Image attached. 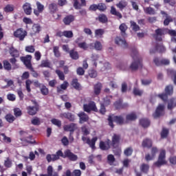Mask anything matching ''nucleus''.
I'll use <instances>...</instances> for the list:
<instances>
[{
  "mask_svg": "<svg viewBox=\"0 0 176 176\" xmlns=\"http://www.w3.org/2000/svg\"><path fill=\"white\" fill-rule=\"evenodd\" d=\"M131 56L134 61L131 63L130 68L132 71H135L138 69L140 67H142V63H141V59L138 56V52L134 51L132 52Z\"/></svg>",
  "mask_w": 176,
  "mask_h": 176,
  "instance_id": "nucleus-1",
  "label": "nucleus"
},
{
  "mask_svg": "<svg viewBox=\"0 0 176 176\" xmlns=\"http://www.w3.org/2000/svg\"><path fill=\"white\" fill-rule=\"evenodd\" d=\"M108 120L110 127H113V122H116L118 124H123L124 123V120L122 116L112 115L109 117Z\"/></svg>",
  "mask_w": 176,
  "mask_h": 176,
  "instance_id": "nucleus-2",
  "label": "nucleus"
},
{
  "mask_svg": "<svg viewBox=\"0 0 176 176\" xmlns=\"http://www.w3.org/2000/svg\"><path fill=\"white\" fill-rule=\"evenodd\" d=\"M164 164H167V161L166 160V150H161L160 151L158 160L155 163V166H157V167H160Z\"/></svg>",
  "mask_w": 176,
  "mask_h": 176,
  "instance_id": "nucleus-3",
  "label": "nucleus"
},
{
  "mask_svg": "<svg viewBox=\"0 0 176 176\" xmlns=\"http://www.w3.org/2000/svg\"><path fill=\"white\" fill-rule=\"evenodd\" d=\"M14 36L18 38L19 41H24V38L27 36V32L23 29H18L14 32Z\"/></svg>",
  "mask_w": 176,
  "mask_h": 176,
  "instance_id": "nucleus-4",
  "label": "nucleus"
},
{
  "mask_svg": "<svg viewBox=\"0 0 176 176\" xmlns=\"http://www.w3.org/2000/svg\"><path fill=\"white\" fill-rule=\"evenodd\" d=\"M164 115V104H160L156 110L155 112L153 114V118H160V116H162Z\"/></svg>",
  "mask_w": 176,
  "mask_h": 176,
  "instance_id": "nucleus-5",
  "label": "nucleus"
},
{
  "mask_svg": "<svg viewBox=\"0 0 176 176\" xmlns=\"http://www.w3.org/2000/svg\"><path fill=\"white\" fill-rule=\"evenodd\" d=\"M63 157H68L72 162H76V160H78V155L74 154V153L71 152L69 150L65 151Z\"/></svg>",
  "mask_w": 176,
  "mask_h": 176,
  "instance_id": "nucleus-6",
  "label": "nucleus"
},
{
  "mask_svg": "<svg viewBox=\"0 0 176 176\" xmlns=\"http://www.w3.org/2000/svg\"><path fill=\"white\" fill-rule=\"evenodd\" d=\"M83 108L85 112H90V111L97 112L98 111L97 107L96 106V103L94 102H91L88 104H84Z\"/></svg>",
  "mask_w": 176,
  "mask_h": 176,
  "instance_id": "nucleus-7",
  "label": "nucleus"
},
{
  "mask_svg": "<svg viewBox=\"0 0 176 176\" xmlns=\"http://www.w3.org/2000/svg\"><path fill=\"white\" fill-rule=\"evenodd\" d=\"M82 140L84 142H85L86 144H88V145H89V146L92 148L94 149L95 148V145H96V142H97V137H95L94 138H92L91 140H90V139H87L86 137L82 136Z\"/></svg>",
  "mask_w": 176,
  "mask_h": 176,
  "instance_id": "nucleus-8",
  "label": "nucleus"
},
{
  "mask_svg": "<svg viewBox=\"0 0 176 176\" xmlns=\"http://www.w3.org/2000/svg\"><path fill=\"white\" fill-rule=\"evenodd\" d=\"M156 153H157V148L153 147L151 149V154H146L145 156V159L147 162L149 160H153V158L156 157Z\"/></svg>",
  "mask_w": 176,
  "mask_h": 176,
  "instance_id": "nucleus-9",
  "label": "nucleus"
},
{
  "mask_svg": "<svg viewBox=\"0 0 176 176\" xmlns=\"http://www.w3.org/2000/svg\"><path fill=\"white\" fill-rule=\"evenodd\" d=\"M32 59V56L31 55H27L25 57H21V60L23 61L25 64V65L28 68H31V60Z\"/></svg>",
  "mask_w": 176,
  "mask_h": 176,
  "instance_id": "nucleus-10",
  "label": "nucleus"
},
{
  "mask_svg": "<svg viewBox=\"0 0 176 176\" xmlns=\"http://www.w3.org/2000/svg\"><path fill=\"white\" fill-rule=\"evenodd\" d=\"M76 129H78V126L74 123L64 126L65 131H70V134H72L73 131H75Z\"/></svg>",
  "mask_w": 176,
  "mask_h": 176,
  "instance_id": "nucleus-11",
  "label": "nucleus"
},
{
  "mask_svg": "<svg viewBox=\"0 0 176 176\" xmlns=\"http://www.w3.org/2000/svg\"><path fill=\"white\" fill-rule=\"evenodd\" d=\"M23 9L25 14H28V16H30V14L32 13V7H31V4L30 3H25L23 4Z\"/></svg>",
  "mask_w": 176,
  "mask_h": 176,
  "instance_id": "nucleus-12",
  "label": "nucleus"
},
{
  "mask_svg": "<svg viewBox=\"0 0 176 176\" xmlns=\"http://www.w3.org/2000/svg\"><path fill=\"white\" fill-rule=\"evenodd\" d=\"M36 7H37V10H34V14L36 16H39V14H41V13H42V12H43V10L45 9V6L42 3L37 2Z\"/></svg>",
  "mask_w": 176,
  "mask_h": 176,
  "instance_id": "nucleus-13",
  "label": "nucleus"
},
{
  "mask_svg": "<svg viewBox=\"0 0 176 176\" xmlns=\"http://www.w3.org/2000/svg\"><path fill=\"white\" fill-rule=\"evenodd\" d=\"M100 148L102 151H107L111 148V140H107V142H100Z\"/></svg>",
  "mask_w": 176,
  "mask_h": 176,
  "instance_id": "nucleus-14",
  "label": "nucleus"
},
{
  "mask_svg": "<svg viewBox=\"0 0 176 176\" xmlns=\"http://www.w3.org/2000/svg\"><path fill=\"white\" fill-rule=\"evenodd\" d=\"M74 21H75V16L74 15H68L63 19V23L65 25H69Z\"/></svg>",
  "mask_w": 176,
  "mask_h": 176,
  "instance_id": "nucleus-15",
  "label": "nucleus"
},
{
  "mask_svg": "<svg viewBox=\"0 0 176 176\" xmlns=\"http://www.w3.org/2000/svg\"><path fill=\"white\" fill-rule=\"evenodd\" d=\"M115 43H116V45H118L119 46H122L123 47H126L127 46V43H126V40L122 39L119 36H117L115 38Z\"/></svg>",
  "mask_w": 176,
  "mask_h": 176,
  "instance_id": "nucleus-16",
  "label": "nucleus"
},
{
  "mask_svg": "<svg viewBox=\"0 0 176 176\" xmlns=\"http://www.w3.org/2000/svg\"><path fill=\"white\" fill-rule=\"evenodd\" d=\"M28 113L30 116L36 115V112H38V107L36 106L31 107L29 106L27 107Z\"/></svg>",
  "mask_w": 176,
  "mask_h": 176,
  "instance_id": "nucleus-17",
  "label": "nucleus"
},
{
  "mask_svg": "<svg viewBox=\"0 0 176 176\" xmlns=\"http://www.w3.org/2000/svg\"><path fill=\"white\" fill-rule=\"evenodd\" d=\"M61 118H65V119H68L70 122H74L75 120V116L71 113H63L60 115Z\"/></svg>",
  "mask_w": 176,
  "mask_h": 176,
  "instance_id": "nucleus-18",
  "label": "nucleus"
},
{
  "mask_svg": "<svg viewBox=\"0 0 176 176\" xmlns=\"http://www.w3.org/2000/svg\"><path fill=\"white\" fill-rule=\"evenodd\" d=\"M78 116L80 118V123H85L89 120V116L86 115L84 112L79 113Z\"/></svg>",
  "mask_w": 176,
  "mask_h": 176,
  "instance_id": "nucleus-19",
  "label": "nucleus"
},
{
  "mask_svg": "<svg viewBox=\"0 0 176 176\" xmlns=\"http://www.w3.org/2000/svg\"><path fill=\"white\" fill-rule=\"evenodd\" d=\"M164 34V32L162 29H157L155 30V38L157 41H161L162 40V36Z\"/></svg>",
  "mask_w": 176,
  "mask_h": 176,
  "instance_id": "nucleus-20",
  "label": "nucleus"
},
{
  "mask_svg": "<svg viewBox=\"0 0 176 176\" xmlns=\"http://www.w3.org/2000/svg\"><path fill=\"white\" fill-rule=\"evenodd\" d=\"M69 86V84L67 81H64L62 85H60V87H57V91L58 93H61L63 90H67V88Z\"/></svg>",
  "mask_w": 176,
  "mask_h": 176,
  "instance_id": "nucleus-21",
  "label": "nucleus"
},
{
  "mask_svg": "<svg viewBox=\"0 0 176 176\" xmlns=\"http://www.w3.org/2000/svg\"><path fill=\"white\" fill-rule=\"evenodd\" d=\"M120 31H121V35L123 38H126V31H127V25L125 23H122L120 27Z\"/></svg>",
  "mask_w": 176,
  "mask_h": 176,
  "instance_id": "nucleus-22",
  "label": "nucleus"
},
{
  "mask_svg": "<svg viewBox=\"0 0 176 176\" xmlns=\"http://www.w3.org/2000/svg\"><path fill=\"white\" fill-rule=\"evenodd\" d=\"M142 145L144 148H151L152 146V140L151 139H145L143 140Z\"/></svg>",
  "mask_w": 176,
  "mask_h": 176,
  "instance_id": "nucleus-23",
  "label": "nucleus"
},
{
  "mask_svg": "<svg viewBox=\"0 0 176 176\" xmlns=\"http://www.w3.org/2000/svg\"><path fill=\"white\" fill-rule=\"evenodd\" d=\"M20 134L21 135H22V137L24 138L25 140L27 141V142H30L32 143L30 140H31V138H32V136L31 135H28V133L24 131H20Z\"/></svg>",
  "mask_w": 176,
  "mask_h": 176,
  "instance_id": "nucleus-24",
  "label": "nucleus"
},
{
  "mask_svg": "<svg viewBox=\"0 0 176 176\" xmlns=\"http://www.w3.org/2000/svg\"><path fill=\"white\" fill-rule=\"evenodd\" d=\"M104 34H105V30H104V29H97L95 30L96 38H102Z\"/></svg>",
  "mask_w": 176,
  "mask_h": 176,
  "instance_id": "nucleus-25",
  "label": "nucleus"
},
{
  "mask_svg": "<svg viewBox=\"0 0 176 176\" xmlns=\"http://www.w3.org/2000/svg\"><path fill=\"white\" fill-rule=\"evenodd\" d=\"M10 54L12 57L14 58H17L20 56V53H19V51H17V50L14 49V47H13L10 49Z\"/></svg>",
  "mask_w": 176,
  "mask_h": 176,
  "instance_id": "nucleus-26",
  "label": "nucleus"
},
{
  "mask_svg": "<svg viewBox=\"0 0 176 176\" xmlns=\"http://www.w3.org/2000/svg\"><path fill=\"white\" fill-rule=\"evenodd\" d=\"M72 86H73V87L76 89V90H80V89H82V86H80V84L78 83V79H74L72 80Z\"/></svg>",
  "mask_w": 176,
  "mask_h": 176,
  "instance_id": "nucleus-27",
  "label": "nucleus"
},
{
  "mask_svg": "<svg viewBox=\"0 0 176 176\" xmlns=\"http://www.w3.org/2000/svg\"><path fill=\"white\" fill-rule=\"evenodd\" d=\"M47 173L48 176H58V173L54 172L53 173V166H49L47 169Z\"/></svg>",
  "mask_w": 176,
  "mask_h": 176,
  "instance_id": "nucleus-28",
  "label": "nucleus"
},
{
  "mask_svg": "<svg viewBox=\"0 0 176 176\" xmlns=\"http://www.w3.org/2000/svg\"><path fill=\"white\" fill-rule=\"evenodd\" d=\"M144 12L146 13V14H156L155 9L152 8L151 7L144 8Z\"/></svg>",
  "mask_w": 176,
  "mask_h": 176,
  "instance_id": "nucleus-29",
  "label": "nucleus"
},
{
  "mask_svg": "<svg viewBox=\"0 0 176 176\" xmlns=\"http://www.w3.org/2000/svg\"><path fill=\"white\" fill-rule=\"evenodd\" d=\"M120 140V135L114 134L112 137V144L113 146H115L116 144H119Z\"/></svg>",
  "mask_w": 176,
  "mask_h": 176,
  "instance_id": "nucleus-30",
  "label": "nucleus"
},
{
  "mask_svg": "<svg viewBox=\"0 0 176 176\" xmlns=\"http://www.w3.org/2000/svg\"><path fill=\"white\" fill-rule=\"evenodd\" d=\"M140 123L142 127H149V124H151V122L148 121V119H142L140 121Z\"/></svg>",
  "mask_w": 176,
  "mask_h": 176,
  "instance_id": "nucleus-31",
  "label": "nucleus"
},
{
  "mask_svg": "<svg viewBox=\"0 0 176 176\" xmlns=\"http://www.w3.org/2000/svg\"><path fill=\"white\" fill-rule=\"evenodd\" d=\"M60 156H61V157L64 156V154L61 151H58L56 155H52V161L54 162V160H58L60 159Z\"/></svg>",
  "mask_w": 176,
  "mask_h": 176,
  "instance_id": "nucleus-32",
  "label": "nucleus"
},
{
  "mask_svg": "<svg viewBox=\"0 0 176 176\" xmlns=\"http://www.w3.org/2000/svg\"><path fill=\"white\" fill-rule=\"evenodd\" d=\"M111 14H113V16H116V17H118L119 19H122V14H120V12L116 11V9L113 7H111Z\"/></svg>",
  "mask_w": 176,
  "mask_h": 176,
  "instance_id": "nucleus-33",
  "label": "nucleus"
},
{
  "mask_svg": "<svg viewBox=\"0 0 176 176\" xmlns=\"http://www.w3.org/2000/svg\"><path fill=\"white\" fill-rule=\"evenodd\" d=\"M102 87V85L101 83H98L94 86V93L95 94H100L101 92V89Z\"/></svg>",
  "mask_w": 176,
  "mask_h": 176,
  "instance_id": "nucleus-34",
  "label": "nucleus"
},
{
  "mask_svg": "<svg viewBox=\"0 0 176 176\" xmlns=\"http://www.w3.org/2000/svg\"><path fill=\"white\" fill-rule=\"evenodd\" d=\"M69 54H70V57L73 58V60H78V58H79V54L76 51L71 50L69 52Z\"/></svg>",
  "mask_w": 176,
  "mask_h": 176,
  "instance_id": "nucleus-35",
  "label": "nucleus"
},
{
  "mask_svg": "<svg viewBox=\"0 0 176 176\" xmlns=\"http://www.w3.org/2000/svg\"><path fill=\"white\" fill-rule=\"evenodd\" d=\"M3 10L6 13L13 12V10H14V6L8 4L4 8Z\"/></svg>",
  "mask_w": 176,
  "mask_h": 176,
  "instance_id": "nucleus-36",
  "label": "nucleus"
},
{
  "mask_svg": "<svg viewBox=\"0 0 176 176\" xmlns=\"http://www.w3.org/2000/svg\"><path fill=\"white\" fill-rule=\"evenodd\" d=\"M32 30L34 34H38V32H41V25H39V24H34Z\"/></svg>",
  "mask_w": 176,
  "mask_h": 176,
  "instance_id": "nucleus-37",
  "label": "nucleus"
},
{
  "mask_svg": "<svg viewBox=\"0 0 176 176\" xmlns=\"http://www.w3.org/2000/svg\"><path fill=\"white\" fill-rule=\"evenodd\" d=\"M174 107H176V100L175 99H171L168 102V109H173V108H174Z\"/></svg>",
  "mask_w": 176,
  "mask_h": 176,
  "instance_id": "nucleus-38",
  "label": "nucleus"
},
{
  "mask_svg": "<svg viewBox=\"0 0 176 176\" xmlns=\"http://www.w3.org/2000/svg\"><path fill=\"white\" fill-rule=\"evenodd\" d=\"M5 118L9 123H13L14 122V116L12 114H7Z\"/></svg>",
  "mask_w": 176,
  "mask_h": 176,
  "instance_id": "nucleus-39",
  "label": "nucleus"
},
{
  "mask_svg": "<svg viewBox=\"0 0 176 176\" xmlns=\"http://www.w3.org/2000/svg\"><path fill=\"white\" fill-rule=\"evenodd\" d=\"M63 36H65V38H72V36H74V33L71 30L64 31L63 32Z\"/></svg>",
  "mask_w": 176,
  "mask_h": 176,
  "instance_id": "nucleus-40",
  "label": "nucleus"
},
{
  "mask_svg": "<svg viewBox=\"0 0 176 176\" xmlns=\"http://www.w3.org/2000/svg\"><path fill=\"white\" fill-rule=\"evenodd\" d=\"M131 26L133 31H140V26H138L135 22L131 21Z\"/></svg>",
  "mask_w": 176,
  "mask_h": 176,
  "instance_id": "nucleus-41",
  "label": "nucleus"
},
{
  "mask_svg": "<svg viewBox=\"0 0 176 176\" xmlns=\"http://www.w3.org/2000/svg\"><path fill=\"white\" fill-rule=\"evenodd\" d=\"M56 74H57L60 80H64L65 79V76H64V73L63 72L57 69L56 70Z\"/></svg>",
  "mask_w": 176,
  "mask_h": 176,
  "instance_id": "nucleus-42",
  "label": "nucleus"
},
{
  "mask_svg": "<svg viewBox=\"0 0 176 176\" xmlns=\"http://www.w3.org/2000/svg\"><path fill=\"white\" fill-rule=\"evenodd\" d=\"M166 94L168 96H170V94H173V85H168L165 89Z\"/></svg>",
  "mask_w": 176,
  "mask_h": 176,
  "instance_id": "nucleus-43",
  "label": "nucleus"
},
{
  "mask_svg": "<svg viewBox=\"0 0 176 176\" xmlns=\"http://www.w3.org/2000/svg\"><path fill=\"white\" fill-rule=\"evenodd\" d=\"M137 119V116L134 113H131L126 116V120H135Z\"/></svg>",
  "mask_w": 176,
  "mask_h": 176,
  "instance_id": "nucleus-44",
  "label": "nucleus"
},
{
  "mask_svg": "<svg viewBox=\"0 0 176 176\" xmlns=\"http://www.w3.org/2000/svg\"><path fill=\"white\" fill-rule=\"evenodd\" d=\"M140 170L142 173H148V170H149V165L145 164H142Z\"/></svg>",
  "mask_w": 176,
  "mask_h": 176,
  "instance_id": "nucleus-45",
  "label": "nucleus"
},
{
  "mask_svg": "<svg viewBox=\"0 0 176 176\" xmlns=\"http://www.w3.org/2000/svg\"><path fill=\"white\" fill-rule=\"evenodd\" d=\"M98 20L100 23H107L108 21V18L104 14H100L98 16Z\"/></svg>",
  "mask_w": 176,
  "mask_h": 176,
  "instance_id": "nucleus-46",
  "label": "nucleus"
},
{
  "mask_svg": "<svg viewBox=\"0 0 176 176\" xmlns=\"http://www.w3.org/2000/svg\"><path fill=\"white\" fill-rule=\"evenodd\" d=\"M3 67L7 71H10V69H12V65L8 60L3 61Z\"/></svg>",
  "mask_w": 176,
  "mask_h": 176,
  "instance_id": "nucleus-47",
  "label": "nucleus"
},
{
  "mask_svg": "<svg viewBox=\"0 0 176 176\" xmlns=\"http://www.w3.org/2000/svg\"><path fill=\"white\" fill-rule=\"evenodd\" d=\"M1 135H2L3 140L4 141V142H6L7 144H10V142H12V139L6 136V135H5V133H1Z\"/></svg>",
  "mask_w": 176,
  "mask_h": 176,
  "instance_id": "nucleus-48",
  "label": "nucleus"
},
{
  "mask_svg": "<svg viewBox=\"0 0 176 176\" xmlns=\"http://www.w3.org/2000/svg\"><path fill=\"white\" fill-rule=\"evenodd\" d=\"M125 156H131L133 153V148L131 147H128L124 150V152Z\"/></svg>",
  "mask_w": 176,
  "mask_h": 176,
  "instance_id": "nucleus-49",
  "label": "nucleus"
},
{
  "mask_svg": "<svg viewBox=\"0 0 176 176\" xmlns=\"http://www.w3.org/2000/svg\"><path fill=\"white\" fill-rule=\"evenodd\" d=\"M25 52H28V53H34L35 52V47L34 45H28L25 47Z\"/></svg>",
  "mask_w": 176,
  "mask_h": 176,
  "instance_id": "nucleus-50",
  "label": "nucleus"
},
{
  "mask_svg": "<svg viewBox=\"0 0 176 176\" xmlns=\"http://www.w3.org/2000/svg\"><path fill=\"white\" fill-rule=\"evenodd\" d=\"M31 122L34 126H38V124H41V120L37 117L34 118Z\"/></svg>",
  "mask_w": 176,
  "mask_h": 176,
  "instance_id": "nucleus-51",
  "label": "nucleus"
},
{
  "mask_svg": "<svg viewBox=\"0 0 176 176\" xmlns=\"http://www.w3.org/2000/svg\"><path fill=\"white\" fill-rule=\"evenodd\" d=\"M41 91L43 96H47V94H49V89L45 86L41 87Z\"/></svg>",
  "mask_w": 176,
  "mask_h": 176,
  "instance_id": "nucleus-52",
  "label": "nucleus"
},
{
  "mask_svg": "<svg viewBox=\"0 0 176 176\" xmlns=\"http://www.w3.org/2000/svg\"><path fill=\"white\" fill-rule=\"evenodd\" d=\"M53 52L55 57H60V56H61V54H60V51L58 50V47L57 46L54 47Z\"/></svg>",
  "mask_w": 176,
  "mask_h": 176,
  "instance_id": "nucleus-53",
  "label": "nucleus"
},
{
  "mask_svg": "<svg viewBox=\"0 0 176 176\" xmlns=\"http://www.w3.org/2000/svg\"><path fill=\"white\" fill-rule=\"evenodd\" d=\"M26 90L30 93L31 91V85H32V81L28 80L25 82Z\"/></svg>",
  "mask_w": 176,
  "mask_h": 176,
  "instance_id": "nucleus-54",
  "label": "nucleus"
},
{
  "mask_svg": "<svg viewBox=\"0 0 176 176\" xmlns=\"http://www.w3.org/2000/svg\"><path fill=\"white\" fill-rule=\"evenodd\" d=\"M171 22H173V18H171L170 16H166V19L164 21V25H168V24H170Z\"/></svg>",
  "mask_w": 176,
  "mask_h": 176,
  "instance_id": "nucleus-55",
  "label": "nucleus"
},
{
  "mask_svg": "<svg viewBox=\"0 0 176 176\" xmlns=\"http://www.w3.org/2000/svg\"><path fill=\"white\" fill-rule=\"evenodd\" d=\"M94 47L96 50H102V45H101V43L99 41H96L94 43Z\"/></svg>",
  "mask_w": 176,
  "mask_h": 176,
  "instance_id": "nucleus-56",
  "label": "nucleus"
},
{
  "mask_svg": "<svg viewBox=\"0 0 176 176\" xmlns=\"http://www.w3.org/2000/svg\"><path fill=\"white\" fill-rule=\"evenodd\" d=\"M14 113L16 118H19V116H21L22 115L21 110L19 108L14 109Z\"/></svg>",
  "mask_w": 176,
  "mask_h": 176,
  "instance_id": "nucleus-57",
  "label": "nucleus"
},
{
  "mask_svg": "<svg viewBox=\"0 0 176 176\" xmlns=\"http://www.w3.org/2000/svg\"><path fill=\"white\" fill-rule=\"evenodd\" d=\"M52 124H54L55 126H58V127H60L61 126V121H60L58 119H52L51 120Z\"/></svg>",
  "mask_w": 176,
  "mask_h": 176,
  "instance_id": "nucleus-58",
  "label": "nucleus"
},
{
  "mask_svg": "<svg viewBox=\"0 0 176 176\" xmlns=\"http://www.w3.org/2000/svg\"><path fill=\"white\" fill-rule=\"evenodd\" d=\"M50 12L54 13L57 10V5L55 3H52L49 6Z\"/></svg>",
  "mask_w": 176,
  "mask_h": 176,
  "instance_id": "nucleus-59",
  "label": "nucleus"
},
{
  "mask_svg": "<svg viewBox=\"0 0 176 176\" xmlns=\"http://www.w3.org/2000/svg\"><path fill=\"white\" fill-rule=\"evenodd\" d=\"M118 8L120 9H123L124 8H126L127 6V1H120L118 5Z\"/></svg>",
  "mask_w": 176,
  "mask_h": 176,
  "instance_id": "nucleus-60",
  "label": "nucleus"
},
{
  "mask_svg": "<svg viewBox=\"0 0 176 176\" xmlns=\"http://www.w3.org/2000/svg\"><path fill=\"white\" fill-rule=\"evenodd\" d=\"M78 47H80V49H83L84 50H87L89 45H87L86 43L83 42L78 43Z\"/></svg>",
  "mask_w": 176,
  "mask_h": 176,
  "instance_id": "nucleus-61",
  "label": "nucleus"
},
{
  "mask_svg": "<svg viewBox=\"0 0 176 176\" xmlns=\"http://www.w3.org/2000/svg\"><path fill=\"white\" fill-rule=\"evenodd\" d=\"M41 67L49 68L50 67V63L47 60H43L41 62Z\"/></svg>",
  "mask_w": 176,
  "mask_h": 176,
  "instance_id": "nucleus-62",
  "label": "nucleus"
},
{
  "mask_svg": "<svg viewBox=\"0 0 176 176\" xmlns=\"http://www.w3.org/2000/svg\"><path fill=\"white\" fill-rule=\"evenodd\" d=\"M143 91L140 90L138 88L135 87L133 89V94L135 96H141L142 94Z\"/></svg>",
  "mask_w": 176,
  "mask_h": 176,
  "instance_id": "nucleus-63",
  "label": "nucleus"
},
{
  "mask_svg": "<svg viewBox=\"0 0 176 176\" xmlns=\"http://www.w3.org/2000/svg\"><path fill=\"white\" fill-rule=\"evenodd\" d=\"M107 160L109 163V164H112L113 162H115V157H113V155H109L107 157Z\"/></svg>",
  "mask_w": 176,
  "mask_h": 176,
  "instance_id": "nucleus-64",
  "label": "nucleus"
}]
</instances>
